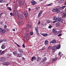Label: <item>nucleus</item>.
I'll return each mask as SVG.
<instances>
[{"label": "nucleus", "instance_id": "obj_1", "mask_svg": "<svg viewBox=\"0 0 66 66\" xmlns=\"http://www.w3.org/2000/svg\"><path fill=\"white\" fill-rule=\"evenodd\" d=\"M52 32L53 33L54 35H56L58 34V31L56 30V29L54 28H53V30H52Z\"/></svg>", "mask_w": 66, "mask_h": 66}, {"label": "nucleus", "instance_id": "obj_2", "mask_svg": "<svg viewBox=\"0 0 66 66\" xmlns=\"http://www.w3.org/2000/svg\"><path fill=\"white\" fill-rule=\"evenodd\" d=\"M24 0H22V1H19L18 2V4L19 5H23L24 4Z\"/></svg>", "mask_w": 66, "mask_h": 66}, {"label": "nucleus", "instance_id": "obj_3", "mask_svg": "<svg viewBox=\"0 0 66 66\" xmlns=\"http://www.w3.org/2000/svg\"><path fill=\"white\" fill-rule=\"evenodd\" d=\"M56 49H58V47H56L55 46H53L51 48L52 50L53 51V52H54L56 51L55 50Z\"/></svg>", "mask_w": 66, "mask_h": 66}, {"label": "nucleus", "instance_id": "obj_4", "mask_svg": "<svg viewBox=\"0 0 66 66\" xmlns=\"http://www.w3.org/2000/svg\"><path fill=\"white\" fill-rule=\"evenodd\" d=\"M5 58L4 57H1L0 58V61L2 62H4L5 61Z\"/></svg>", "mask_w": 66, "mask_h": 66}, {"label": "nucleus", "instance_id": "obj_5", "mask_svg": "<svg viewBox=\"0 0 66 66\" xmlns=\"http://www.w3.org/2000/svg\"><path fill=\"white\" fill-rule=\"evenodd\" d=\"M0 32L1 34H3L5 32L4 30L2 28H0Z\"/></svg>", "mask_w": 66, "mask_h": 66}, {"label": "nucleus", "instance_id": "obj_6", "mask_svg": "<svg viewBox=\"0 0 66 66\" xmlns=\"http://www.w3.org/2000/svg\"><path fill=\"white\" fill-rule=\"evenodd\" d=\"M43 10H41L40 11V12H39V13H38V18H40V16H41V15L42 14V13H43Z\"/></svg>", "mask_w": 66, "mask_h": 66}, {"label": "nucleus", "instance_id": "obj_7", "mask_svg": "<svg viewBox=\"0 0 66 66\" xmlns=\"http://www.w3.org/2000/svg\"><path fill=\"white\" fill-rule=\"evenodd\" d=\"M31 3L33 5H35L36 4V2L34 1H31Z\"/></svg>", "mask_w": 66, "mask_h": 66}, {"label": "nucleus", "instance_id": "obj_8", "mask_svg": "<svg viewBox=\"0 0 66 66\" xmlns=\"http://www.w3.org/2000/svg\"><path fill=\"white\" fill-rule=\"evenodd\" d=\"M29 34L28 33H27L25 34V36H24V38H25L27 39L28 37H29Z\"/></svg>", "mask_w": 66, "mask_h": 66}, {"label": "nucleus", "instance_id": "obj_9", "mask_svg": "<svg viewBox=\"0 0 66 66\" xmlns=\"http://www.w3.org/2000/svg\"><path fill=\"white\" fill-rule=\"evenodd\" d=\"M24 14L25 17H27L28 15V13L27 11L24 12Z\"/></svg>", "mask_w": 66, "mask_h": 66}, {"label": "nucleus", "instance_id": "obj_10", "mask_svg": "<svg viewBox=\"0 0 66 66\" xmlns=\"http://www.w3.org/2000/svg\"><path fill=\"white\" fill-rule=\"evenodd\" d=\"M56 40H52V41L50 42V44H55L56 43Z\"/></svg>", "mask_w": 66, "mask_h": 66}, {"label": "nucleus", "instance_id": "obj_11", "mask_svg": "<svg viewBox=\"0 0 66 66\" xmlns=\"http://www.w3.org/2000/svg\"><path fill=\"white\" fill-rule=\"evenodd\" d=\"M18 50L20 53H23V51L21 48H18Z\"/></svg>", "mask_w": 66, "mask_h": 66}, {"label": "nucleus", "instance_id": "obj_12", "mask_svg": "<svg viewBox=\"0 0 66 66\" xmlns=\"http://www.w3.org/2000/svg\"><path fill=\"white\" fill-rule=\"evenodd\" d=\"M13 13L15 14V15H18L17 11L16 10H14L13 12Z\"/></svg>", "mask_w": 66, "mask_h": 66}, {"label": "nucleus", "instance_id": "obj_13", "mask_svg": "<svg viewBox=\"0 0 66 66\" xmlns=\"http://www.w3.org/2000/svg\"><path fill=\"white\" fill-rule=\"evenodd\" d=\"M36 60V57L35 56H33L31 58V61H33L34 60Z\"/></svg>", "mask_w": 66, "mask_h": 66}, {"label": "nucleus", "instance_id": "obj_14", "mask_svg": "<svg viewBox=\"0 0 66 66\" xmlns=\"http://www.w3.org/2000/svg\"><path fill=\"white\" fill-rule=\"evenodd\" d=\"M58 18L56 17L55 16H54V17H53V20H55V21H56L57 20L58 21V20H57V19Z\"/></svg>", "mask_w": 66, "mask_h": 66}, {"label": "nucleus", "instance_id": "obj_15", "mask_svg": "<svg viewBox=\"0 0 66 66\" xmlns=\"http://www.w3.org/2000/svg\"><path fill=\"white\" fill-rule=\"evenodd\" d=\"M18 19L20 20L22 19L23 18L22 16H21V15H18Z\"/></svg>", "mask_w": 66, "mask_h": 66}, {"label": "nucleus", "instance_id": "obj_16", "mask_svg": "<svg viewBox=\"0 0 66 66\" xmlns=\"http://www.w3.org/2000/svg\"><path fill=\"white\" fill-rule=\"evenodd\" d=\"M22 56V53H19L18 55V57H21Z\"/></svg>", "mask_w": 66, "mask_h": 66}, {"label": "nucleus", "instance_id": "obj_17", "mask_svg": "<svg viewBox=\"0 0 66 66\" xmlns=\"http://www.w3.org/2000/svg\"><path fill=\"white\" fill-rule=\"evenodd\" d=\"M46 45H47L48 44V42L47 40H46L45 41L44 43Z\"/></svg>", "mask_w": 66, "mask_h": 66}, {"label": "nucleus", "instance_id": "obj_18", "mask_svg": "<svg viewBox=\"0 0 66 66\" xmlns=\"http://www.w3.org/2000/svg\"><path fill=\"white\" fill-rule=\"evenodd\" d=\"M59 56H60V58H61V57L62 56V54L61 52H59L58 54Z\"/></svg>", "mask_w": 66, "mask_h": 66}, {"label": "nucleus", "instance_id": "obj_19", "mask_svg": "<svg viewBox=\"0 0 66 66\" xmlns=\"http://www.w3.org/2000/svg\"><path fill=\"white\" fill-rule=\"evenodd\" d=\"M42 35L44 37L47 36H48L47 34H45V33H44V34L42 33Z\"/></svg>", "mask_w": 66, "mask_h": 66}, {"label": "nucleus", "instance_id": "obj_20", "mask_svg": "<svg viewBox=\"0 0 66 66\" xmlns=\"http://www.w3.org/2000/svg\"><path fill=\"white\" fill-rule=\"evenodd\" d=\"M31 27V26L30 24H27V27L28 28V29L30 28Z\"/></svg>", "mask_w": 66, "mask_h": 66}, {"label": "nucleus", "instance_id": "obj_21", "mask_svg": "<svg viewBox=\"0 0 66 66\" xmlns=\"http://www.w3.org/2000/svg\"><path fill=\"white\" fill-rule=\"evenodd\" d=\"M1 48H2V49H5V46L4 45H2V46H1Z\"/></svg>", "mask_w": 66, "mask_h": 66}, {"label": "nucleus", "instance_id": "obj_22", "mask_svg": "<svg viewBox=\"0 0 66 66\" xmlns=\"http://www.w3.org/2000/svg\"><path fill=\"white\" fill-rule=\"evenodd\" d=\"M62 21L63 20L61 18H59L58 20V21L59 22H60V21H61V22H62Z\"/></svg>", "mask_w": 66, "mask_h": 66}, {"label": "nucleus", "instance_id": "obj_23", "mask_svg": "<svg viewBox=\"0 0 66 66\" xmlns=\"http://www.w3.org/2000/svg\"><path fill=\"white\" fill-rule=\"evenodd\" d=\"M13 54L14 55H16V54L17 53V52L16 51H14L13 52Z\"/></svg>", "mask_w": 66, "mask_h": 66}, {"label": "nucleus", "instance_id": "obj_24", "mask_svg": "<svg viewBox=\"0 0 66 66\" xmlns=\"http://www.w3.org/2000/svg\"><path fill=\"white\" fill-rule=\"evenodd\" d=\"M57 9H53V10H52V11L53 12H57Z\"/></svg>", "mask_w": 66, "mask_h": 66}, {"label": "nucleus", "instance_id": "obj_25", "mask_svg": "<svg viewBox=\"0 0 66 66\" xmlns=\"http://www.w3.org/2000/svg\"><path fill=\"white\" fill-rule=\"evenodd\" d=\"M5 53L4 51H3L0 54V55H2L4 54Z\"/></svg>", "mask_w": 66, "mask_h": 66}, {"label": "nucleus", "instance_id": "obj_26", "mask_svg": "<svg viewBox=\"0 0 66 66\" xmlns=\"http://www.w3.org/2000/svg\"><path fill=\"white\" fill-rule=\"evenodd\" d=\"M38 27H36L35 28V30H36V32L38 31Z\"/></svg>", "mask_w": 66, "mask_h": 66}, {"label": "nucleus", "instance_id": "obj_27", "mask_svg": "<svg viewBox=\"0 0 66 66\" xmlns=\"http://www.w3.org/2000/svg\"><path fill=\"white\" fill-rule=\"evenodd\" d=\"M64 1V0H61L60 1H59L58 2V3H62V2Z\"/></svg>", "mask_w": 66, "mask_h": 66}, {"label": "nucleus", "instance_id": "obj_28", "mask_svg": "<svg viewBox=\"0 0 66 66\" xmlns=\"http://www.w3.org/2000/svg\"><path fill=\"white\" fill-rule=\"evenodd\" d=\"M63 17H66V13H63Z\"/></svg>", "mask_w": 66, "mask_h": 66}, {"label": "nucleus", "instance_id": "obj_29", "mask_svg": "<svg viewBox=\"0 0 66 66\" xmlns=\"http://www.w3.org/2000/svg\"><path fill=\"white\" fill-rule=\"evenodd\" d=\"M9 62H6L4 63V64H5V65H8L9 64Z\"/></svg>", "mask_w": 66, "mask_h": 66}, {"label": "nucleus", "instance_id": "obj_30", "mask_svg": "<svg viewBox=\"0 0 66 66\" xmlns=\"http://www.w3.org/2000/svg\"><path fill=\"white\" fill-rule=\"evenodd\" d=\"M53 46H52V45H51L50 46H49L48 47V49L50 50H51V49H52V48Z\"/></svg>", "mask_w": 66, "mask_h": 66}, {"label": "nucleus", "instance_id": "obj_31", "mask_svg": "<svg viewBox=\"0 0 66 66\" xmlns=\"http://www.w3.org/2000/svg\"><path fill=\"white\" fill-rule=\"evenodd\" d=\"M57 60V59L56 58H55L54 59H52V61H53V62H54Z\"/></svg>", "mask_w": 66, "mask_h": 66}, {"label": "nucleus", "instance_id": "obj_32", "mask_svg": "<svg viewBox=\"0 0 66 66\" xmlns=\"http://www.w3.org/2000/svg\"><path fill=\"white\" fill-rule=\"evenodd\" d=\"M47 59V58L46 57H44L43 59V61H46V60Z\"/></svg>", "mask_w": 66, "mask_h": 66}, {"label": "nucleus", "instance_id": "obj_33", "mask_svg": "<svg viewBox=\"0 0 66 66\" xmlns=\"http://www.w3.org/2000/svg\"><path fill=\"white\" fill-rule=\"evenodd\" d=\"M61 14V12H60V10L59 9H58V14Z\"/></svg>", "mask_w": 66, "mask_h": 66}, {"label": "nucleus", "instance_id": "obj_34", "mask_svg": "<svg viewBox=\"0 0 66 66\" xmlns=\"http://www.w3.org/2000/svg\"><path fill=\"white\" fill-rule=\"evenodd\" d=\"M15 44H16V45L17 46H18V47L19 48L20 47V46L19 45H18L16 43L14 42Z\"/></svg>", "mask_w": 66, "mask_h": 66}, {"label": "nucleus", "instance_id": "obj_35", "mask_svg": "<svg viewBox=\"0 0 66 66\" xmlns=\"http://www.w3.org/2000/svg\"><path fill=\"white\" fill-rule=\"evenodd\" d=\"M61 47V44L58 45V49H59Z\"/></svg>", "mask_w": 66, "mask_h": 66}, {"label": "nucleus", "instance_id": "obj_36", "mask_svg": "<svg viewBox=\"0 0 66 66\" xmlns=\"http://www.w3.org/2000/svg\"><path fill=\"white\" fill-rule=\"evenodd\" d=\"M48 28L49 29H51L52 28H53V27L51 25H50L48 27Z\"/></svg>", "mask_w": 66, "mask_h": 66}, {"label": "nucleus", "instance_id": "obj_37", "mask_svg": "<svg viewBox=\"0 0 66 66\" xmlns=\"http://www.w3.org/2000/svg\"><path fill=\"white\" fill-rule=\"evenodd\" d=\"M10 15H11V16H14V13H10Z\"/></svg>", "mask_w": 66, "mask_h": 66}, {"label": "nucleus", "instance_id": "obj_38", "mask_svg": "<svg viewBox=\"0 0 66 66\" xmlns=\"http://www.w3.org/2000/svg\"><path fill=\"white\" fill-rule=\"evenodd\" d=\"M46 22L47 23H50L51 22V21H50V20H47V21H46Z\"/></svg>", "mask_w": 66, "mask_h": 66}, {"label": "nucleus", "instance_id": "obj_39", "mask_svg": "<svg viewBox=\"0 0 66 66\" xmlns=\"http://www.w3.org/2000/svg\"><path fill=\"white\" fill-rule=\"evenodd\" d=\"M30 35L31 36H32L33 35V33L32 32H30Z\"/></svg>", "mask_w": 66, "mask_h": 66}, {"label": "nucleus", "instance_id": "obj_40", "mask_svg": "<svg viewBox=\"0 0 66 66\" xmlns=\"http://www.w3.org/2000/svg\"><path fill=\"white\" fill-rule=\"evenodd\" d=\"M44 24H43V23H42L41 24V26L42 27H43L44 26Z\"/></svg>", "mask_w": 66, "mask_h": 66}, {"label": "nucleus", "instance_id": "obj_41", "mask_svg": "<svg viewBox=\"0 0 66 66\" xmlns=\"http://www.w3.org/2000/svg\"><path fill=\"white\" fill-rule=\"evenodd\" d=\"M62 31L61 30H60L58 31V33H61L62 32Z\"/></svg>", "mask_w": 66, "mask_h": 66}, {"label": "nucleus", "instance_id": "obj_42", "mask_svg": "<svg viewBox=\"0 0 66 66\" xmlns=\"http://www.w3.org/2000/svg\"><path fill=\"white\" fill-rule=\"evenodd\" d=\"M46 47H43L42 48V50H45V49H46Z\"/></svg>", "mask_w": 66, "mask_h": 66}, {"label": "nucleus", "instance_id": "obj_43", "mask_svg": "<svg viewBox=\"0 0 66 66\" xmlns=\"http://www.w3.org/2000/svg\"><path fill=\"white\" fill-rule=\"evenodd\" d=\"M36 32H37V35L38 36L40 35V34L38 33V31H36Z\"/></svg>", "mask_w": 66, "mask_h": 66}, {"label": "nucleus", "instance_id": "obj_44", "mask_svg": "<svg viewBox=\"0 0 66 66\" xmlns=\"http://www.w3.org/2000/svg\"><path fill=\"white\" fill-rule=\"evenodd\" d=\"M45 61H41V62L43 63V64H44L45 63Z\"/></svg>", "mask_w": 66, "mask_h": 66}, {"label": "nucleus", "instance_id": "obj_45", "mask_svg": "<svg viewBox=\"0 0 66 66\" xmlns=\"http://www.w3.org/2000/svg\"><path fill=\"white\" fill-rule=\"evenodd\" d=\"M22 46L23 48H25V46H24V44H23Z\"/></svg>", "mask_w": 66, "mask_h": 66}, {"label": "nucleus", "instance_id": "obj_46", "mask_svg": "<svg viewBox=\"0 0 66 66\" xmlns=\"http://www.w3.org/2000/svg\"><path fill=\"white\" fill-rule=\"evenodd\" d=\"M61 7L62 9H64V8H65V7H66V6H63L61 7Z\"/></svg>", "mask_w": 66, "mask_h": 66}, {"label": "nucleus", "instance_id": "obj_47", "mask_svg": "<svg viewBox=\"0 0 66 66\" xmlns=\"http://www.w3.org/2000/svg\"><path fill=\"white\" fill-rule=\"evenodd\" d=\"M7 27V26L6 25H5L4 27V29H6Z\"/></svg>", "mask_w": 66, "mask_h": 66}, {"label": "nucleus", "instance_id": "obj_48", "mask_svg": "<svg viewBox=\"0 0 66 66\" xmlns=\"http://www.w3.org/2000/svg\"><path fill=\"white\" fill-rule=\"evenodd\" d=\"M4 29V30L5 31V32H6V31H8V30H9L8 29Z\"/></svg>", "mask_w": 66, "mask_h": 66}, {"label": "nucleus", "instance_id": "obj_49", "mask_svg": "<svg viewBox=\"0 0 66 66\" xmlns=\"http://www.w3.org/2000/svg\"><path fill=\"white\" fill-rule=\"evenodd\" d=\"M55 26H56L57 27H58V23H57L55 25Z\"/></svg>", "mask_w": 66, "mask_h": 66}, {"label": "nucleus", "instance_id": "obj_50", "mask_svg": "<svg viewBox=\"0 0 66 66\" xmlns=\"http://www.w3.org/2000/svg\"><path fill=\"white\" fill-rule=\"evenodd\" d=\"M0 24H1V25H3V22H2V21H1V22H0Z\"/></svg>", "mask_w": 66, "mask_h": 66}, {"label": "nucleus", "instance_id": "obj_51", "mask_svg": "<svg viewBox=\"0 0 66 66\" xmlns=\"http://www.w3.org/2000/svg\"><path fill=\"white\" fill-rule=\"evenodd\" d=\"M3 14V13H2L0 14V18L2 16V15Z\"/></svg>", "mask_w": 66, "mask_h": 66}, {"label": "nucleus", "instance_id": "obj_52", "mask_svg": "<svg viewBox=\"0 0 66 66\" xmlns=\"http://www.w3.org/2000/svg\"><path fill=\"white\" fill-rule=\"evenodd\" d=\"M58 21V20H55V21H54L53 22V23H54L56 22H57Z\"/></svg>", "mask_w": 66, "mask_h": 66}, {"label": "nucleus", "instance_id": "obj_53", "mask_svg": "<svg viewBox=\"0 0 66 66\" xmlns=\"http://www.w3.org/2000/svg\"><path fill=\"white\" fill-rule=\"evenodd\" d=\"M38 59L39 60H41L42 59V58H41L40 57H38Z\"/></svg>", "mask_w": 66, "mask_h": 66}, {"label": "nucleus", "instance_id": "obj_54", "mask_svg": "<svg viewBox=\"0 0 66 66\" xmlns=\"http://www.w3.org/2000/svg\"><path fill=\"white\" fill-rule=\"evenodd\" d=\"M3 41L4 42H6L7 41V40L6 39H3Z\"/></svg>", "mask_w": 66, "mask_h": 66}, {"label": "nucleus", "instance_id": "obj_55", "mask_svg": "<svg viewBox=\"0 0 66 66\" xmlns=\"http://www.w3.org/2000/svg\"><path fill=\"white\" fill-rule=\"evenodd\" d=\"M46 56V53H44V55L43 56V57H45V56Z\"/></svg>", "mask_w": 66, "mask_h": 66}, {"label": "nucleus", "instance_id": "obj_56", "mask_svg": "<svg viewBox=\"0 0 66 66\" xmlns=\"http://www.w3.org/2000/svg\"><path fill=\"white\" fill-rule=\"evenodd\" d=\"M62 34H59V35H58V36H62Z\"/></svg>", "mask_w": 66, "mask_h": 66}, {"label": "nucleus", "instance_id": "obj_57", "mask_svg": "<svg viewBox=\"0 0 66 66\" xmlns=\"http://www.w3.org/2000/svg\"><path fill=\"white\" fill-rule=\"evenodd\" d=\"M60 23L59 22H58V26H60Z\"/></svg>", "mask_w": 66, "mask_h": 66}, {"label": "nucleus", "instance_id": "obj_58", "mask_svg": "<svg viewBox=\"0 0 66 66\" xmlns=\"http://www.w3.org/2000/svg\"><path fill=\"white\" fill-rule=\"evenodd\" d=\"M40 23V21H38V25H39Z\"/></svg>", "mask_w": 66, "mask_h": 66}, {"label": "nucleus", "instance_id": "obj_59", "mask_svg": "<svg viewBox=\"0 0 66 66\" xmlns=\"http://www.w3.org/2000/svg\"><path fill=\"white\" fill-rule=\"evenodd\" d=\"M3 1V0H0V2H1V3H2Z\"/></svg>", "mask_w": 66, "mask_h": 66}, {"label": "nucleus", "instance_id": "obj_60", "mask_svg": "<svg viewBox=\"0 0 66 66\" xmlns=\"http://www.w3.org/2000/svg\"><path fill=\"white\" fill-rule=\"evenodd\" d=\"M36 9H40L39 6L37 7H36Z\"/></svg>", "mask_w": 66, "mask_h": 66}, {"label": "nucleus", "instance_id": "obj_61", "mask_svg": "<svg viewBox=\"0 0 66 66\" xmlns=\"http://www.w3.org/2000/svg\"><path fill=\"white\" fill-rule=\"evenodd\" d=\"M39 60H40L38 59H37V62H39Z\"/></svg>", "mask_w": 66, "mask_h": 66}, {"label": "nucleus", "instance_id": "obj_62", "mask_svg": "<svg viewBox=\"0 0 66 66\" xmlns=\"http://www.w3.org/2000/svg\"><path fill=\"white\" fill-rule=\"evenodd\" d=\"M9 9L8 10H10V11H12L11 9Z\"/></svg>", "mask_w": 66, "mask_h": 66}, {"label": "nucleus", "instance_id": "obj_63", "mask_svg": "<svg viewBox=\"0 0 66 66\" xmlns=\"http://www.w3.org/2000/svg\"><path fill=\"white\" fill-rule=\"evenodd\" d=\"M15 7L16 9H17V6L16 5L15 6Z\"/></svg>", "mask_w": 66, "mask_h": 66}, {"label": "nucleus", "instance_id": "obj_64", "mask_svg": "<svg viewBox=\"0 0 66 66\" xmlns=\"http://www.w3.org/2000/svg\"><path fill=\"white\" fill-rule=\"evenodd\" d=\"M7 9H11V8L10 7H7Z\"/></svg>", "mask_w": 66, "mask_h": 66}]
</instances>
